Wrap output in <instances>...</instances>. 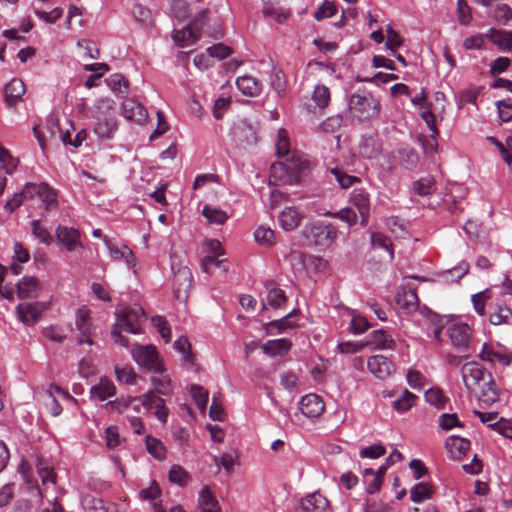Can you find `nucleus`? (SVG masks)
<instances>
[{
  "mask_svg": "<svg viewBox=\"0 0 512 512\" xmlns=\"http://www.w3.org/2000/svg\"><path fill=\"white\" fill-rule=\"evenodd\" d=\"M308 168L309 162L302 154H293L271 165L270 178L276 185L298 184Z\"/></svg>",
  "mask_w": 512,
  "mask_h": 512,
  "instance_id": "nucleus-1",
  "label": "nucleus"
},
{
  "mask_svg": "<svg viewBox=\"0 0 512 512\" xmlns=\"http://www.w3.org/2000/svg\"><path fill=\"white\" fill-rule=\"evenodd\" d=\"M348 106L352 116L361 121L376 118L381 109L380 101L366 90L353 93L349 98Z\"/></svg>",
  "mask_w": 512,
  "mask_h": 512,
  "instance_id": "nucleus-2",
  "label": "nucleus"
},
{
  "mask_svg": "<svg viewBox=\"0 0 512 512\" xmlns=\"http://www.w3.org/2000/svg\"><path fill=\"white\" fill-rule=\"evenodd\" d=\"M302 233L309 244H313L320 250L330 247L337 237L336 227L323 221L307 224Z\"/></svg>",
  "mask_w": 512,
  "mask_h": 512,
  "instance_id": "nucleus-3",
  "label": "nucleus"
},
{
  "mask_svg": "<svg viewBox=\"0 0 512 512\" xmlns=\"http://www.w3.org/2000/svg\"><path fill=\"white\" fill-rule=\"evenodd\" d=\"M208 10H201L195 19L187 26L173 32V39L180 47H187L194 44L200 37V31L207 20Z\"/></svg>",
  "mask_w": 512,
  "mask_h": 512,
  "instance_id": "nucleus-4",
  "label": "nucleus"
},
{
  "mask_svg": "<svg viewBox=\"0 0 512 512\" xmlns=\"http://www.w3.org/2000/svg\"><path fill=\"white\" fill-rule=\"evenodd\" d=\"M131 354L141 368L151 372L162 371V360L155 346L136 344L132 347Z\"/></svg>",
  "mask_w": 512,
  "mask_h": 512,
  "instance_id": "nucleus-5",
  "label": "nucleus"
},
{
  "mask_svg": "<svg viewBox=\"0 0 512 512\" xmlns=\"http://www.w3.org/2000/svg\"><path fill=\"white\" fill-rule=\"evenodd\" d=\"M116 323L114 326L125 330L131 334H140L141 328L139 325L140 318L144 315L140 307H117Z\"/></svg>",
  "mask_w": 512,
  "mask_h": 512,
  "instance_id": "nucleus-6",
  "label": "nucleus"
},
{
  "mask_svg": "<svg viewBox=\"0 0 512 512\" xmlns=\"http://www.w3.org/2000/svg\"><path fill=\"white\" fill-rule=\"evenodd\" d=\"M26 193H28L29 199L39 198L46 211L52 210L58 205L56 191L46 183H27Z\"/></svg>",
  "mask_w": 512,
  "mask_h": 512,
  "instance_id": "nucleus-7",
  "label": "nucleus"
},
{
  "mask_svg": "<svg viewBox=\"0 0 512 512\" xmlns=\"http://www.w3.org/2000/svg\"><path fill=\"white\" fill-rule=\"evenodd\" d=\"M446 334L451 344L457 350H465L469 346L471 339V328L462 322H451L446 325Z\"/></svg>",
  "mask_w": 512,
  "mask_h": 512,
  "instance_id": "nucleus-8",
  "label": "nucleus"
},
{
  "mask_svg": "<svg viewBox=\"0 0 512 512\" xmlns=\"http://www.w3.org/2000/svg\"><path fill=\"white\" fill-rule=\"evenodd\" d=\"M55 237L58 245L69 252L82 248L81 233L74 227L58 225L55 229Z\"/></svg>",
  "mask_w": 512,
  "mask_h": 512,
  "instance_id": "nucleus-9",
  "label": "nucleus"
},
{
  "mask_svg": "<svg viewBox=\"0 0 512 512\" xmlns=\"http://www.w3.org/2000/svg\"><path fill=\"white\" fill-rule=\"evenodd\" d=\"M193 276L188 267H180L173 278L174 297L179 301H186L192 287Z\"/></svg>",
  "mask_w": 512,
  "mask_h": 512,
  "instance_id": "nucleus-10",
  "label": "nucleus"
},
{
  "mask_svg": "<svg viewBox=\"0 0 512 512\" xmlns=\"http://www.w3.org/2000/svg\"><path fill=\"white\" fill-rule=\"evenodd\" d=\"M48 309V304L45 302H23L17 305L16 311L19 319L25 325H32L36 323L41 314Z\"/></svg>",
  "mask_w": 512,
  "mask_h": 512,
  "instance_id": "nucleus-11",
  "label": "nucleus"
},
{
  "mask_svg": "<svg viewBox=\"0 0 512 512\" xmlns=\"http://www.w3.org/2000/svg\"><path fill=\"white\" fill-rule=\"evenodd\" d=\"M461 374L465 387L470 390L473 385H478L480 381H485L488 373L480 364L469 362L462 366Z\"/></svg>",
  "mask_w": 512,
  "mask_h": 512,
  "instance_id": "nucleus-12",
  "label": "nucleus"
},
{
  "mask_svg": "<svg viewBox=\"0 0 512 512\" xmlns=\"http://www.w3.org/2000/svg\"><path fill=\"white\" fill-rule=\"evenodd\" d=\"M397 306L406 314L419 308V298L416 290L411 287H402L396 294Z\"/></svg>",
  "mask_w": 512,
  "mask_h": 512,
  "instance_id": "nucleus-13",
  "label": "nucleus"
},
{
  "mask_svg": "<svg viewBox=\"0 0 512 512\" xmlns=\"http://www.w3.org/2000/svg\"><path fill=\"white\" fill-rule=\"evenodd\" d=\"M368 370L379 379H385L394 371V364L383 355L371 356L367 361Z\"/></svg>",
  "mask_w": 512,
  "mask_h": 512,
  "instance_id": "nucleus-14",
  "label": "nucleus"
},
{
  "mask_svg": "<svg viewBox=\"0 0 512 512\" xmlns=\"http://www.w3.org/2000/svg\"><path fill=\"white\" fill-rule=\"evenodd\" d=\"M123 116L138 124L144 123L148 117L146 108L133 98H126L122 102Z\"/></svg>",
  "mask_w": 512,
  "mask_h": 512,
  "instance_id": "nucleus-15",
  "label": "nucleus"
},
{
  "mask_svg": "<svg viewBox=\"0 0 512 512\" xmlns=\"http://www.w3.org/2000/svg\"><path fill=\"white\" fill-rule=\"evenodd\" d=\"M350 203L357 208L361 217V224L366 225L370 213L369 194L362 188H355L351 192Z\"/></svg>",
  "mask_w": 512,
  "mask_h": 512,
  "instance_id": "nucleus-16",
  "label": "nucleus"
},
{
  "mask_svg": "<svg viewBox=\"0 0 512 512\" xmlns=\"http://www.w3.org/2000/svg\"><path fill=\"white\" fill-rule=\"evenodd\" d=\"M324 409L322 398L316 394H307L300 400V410L306 417H318L324 412Z\"/></svg>",
  "mask_w": 512,
  "mask_h": 512,
  "instance_id": "nucleus-17",
  "label": "nucleus"
},
{
  "mask_svg": "<svg viewBox=\"0 0 512 512\" xmlns=\"http://www.w3.org/2000/svg\"><path fill=\"white\" fill-rule=\"evenodd\" d=\"M265 288L267 290V297L266 302L262 303L263 309H266V305L274 309L280 308L287 302L285 292L279 287V285L275 281H266Z\"/></svg>",
  "mask_w": 512,
  "mask_h": 512,
  "instance_id": "nucleus-18",
  "label": "nucleus"
},
{
  "mask_svg": "<svg viewBox=\"0 0 512 512\" xmlns=\"http://www.w3.org/2000/svg\"><path fill=\"white\" fill-rule=\"evenodd\" d=\"M118 129L117 119L113 116H99L94 126V132L100 140H109Z\"/></svg>",
  "mask_w": 512,
  "mask_h": 512,
  "instance_id": "nucleus-19",
  "label": "nucleus"
},
{
  "mask_svg": "<svg viewBox=\"0 0 512 512\" xmlns=\"http://www.w3.org/2000/svg\"><path fill=\"white\" fill-rule=\"evenodd\" d=\"M40 290L39 280L32 276H25L17 283V295L20 299L37 298Z\"/></svg>",
  "mask_w": 512,
  "mask_h": 512,
  "instance_id": "nucleus-20",
  "label": "nucleus"
},
{
  "mask_svg": "<svg viewBox=\"0 0 512 512\" xmlns=\"http://www.w3.org/2000/svg\"><path fill=\"white\" fill-rule=\"evenodd\" d=\"M382 152L381 140L374 135L364 136L359 143V154L366 159H376Z\"/></svg>",
  "mask_w": 512,
  "mask_h": 512,
  "instance_id": "nucleus-21",
  "label": "nucleus"
},
{
  "mask_svg": "<svg viewBox=\"0 0 512 512\" xmlns=\"http://www.w3.org/2000/svg\"><path fill=\"white\" fill-rule=\"evenodd\" d=\"M103 242L107 247L110 257L114 261L124 260L128 265H132L135 261V256L131 249L126 245L121 247L114 244L107 236L103 237Z\"/></svg>",
  "mask_w": 512,
  "mask_h": 512,
  "instance_id": "nucleus-22",
  "label": "nucleus"
},
{
  "mask_svg": "<svg viewBox=\"0 0 512 512\" xmlns=\"http://www.w3.org/2000/svg\"><path fill=\"white\" fill-rule=\"evenodd\" d=\"M365 345L380 350L394 349L395 341L381 329L371 332L365 341Z\"/></svg>",
  "mask_w": 512,
  "mask_h": 512,
  "instance_id": "nucleus-23",
  "label": "nucleus"
},
{
  "mask_svg": "<svg viewBox=\"0 0 512 512\" xmlns=\"http://www.w3.org/2000/svg\"><path fill=\"white\" fill-rule=\"evenodd\" d=\"M26 91L24 82L19 78H13L4 88L5 101L8 106H14Z\"/></svg>",
  "mask_w": 512,
  "mask_h": 512,
  "instance_id": "nucleus-24",
  "label": "nucleus"
},
{
  "mask_svg": "<svg viewBox=\"0 0 512 512\" xmlns=\"http://www.w3.org/2000/svg\"><path fill=\"white\" fill-rule=\"evenodd\" d=\"M292 347L291 341L286 338L269 340L261 346L262 351L269 356H283Z\"/></svg>",
  "mask_w": 512,
  "mask_h": 512,
  "instance_id": "nucleus-25",
  "label": "nucleus"
},
{
  "mask_svg": "<svg viewBox=\"0 0 512 512\" xmlns=\"http://www.w3.org/2000/svg\"><path fill=\"white\" fill-rule=\"evenodd\" d=\"M199 512H221L219 503L208 486H204L199 492Z\"/></svg>",
  "mask_w": 512,
  "mask_h": 512,
  "instance_id": "nucleus-26",
  "label": "nucleus"
},
{
  "mask_svg": "<svg viewBox=\"0 0 512 512\" xmlns=\"http://www.w3.org/2000/svg\"><path fill=\"white\" fill-rule=\"evenodd\" d=\"M328 500L320 493H312L301 500V508L306 512H325Z\"/></svg>",
  "mask_w": 512,
  "mask_h": 512,
  "instance_id": "nucleus-27",
  "label": "nucleus"
},
{
  "mask_svg": "<svg viewBox=\"0 0 512 512\" xmlns=\"http://www.w3.org/2000/svg\"><path fill=\"white\" fill-rule=\"evenodd\" d=\"M302 218V214L296 208L287 207L281 212L279 221L285 231H292L300 225Z\"/></svg>",
  "mask_w": 512,
  "mask_h": 512,
  "instance_id": "nucleus-28",
  "label": "nucleus"
},
{
  "mask_svg": "<svg viewBox=\"0 0 512 512\" xmlns=\"http://www.w3.org/2000/svg\"><path fill=\"white\" fill-rule=\"evenodd\" d=\"M446 448L453 458H460L470 449V441L466 438H462L459 436H449L446 439Z\"/></svg>",
  "mask_w": 512,
  "mask_h": 512,
  "instance_id": "nucleus-29",
  "label": "nucleus"
},
{
  "mask_svg": "<svg viewBox=\"0 0 512 512\" xmlns=\"http://www.w3.org/2000/svg\"><path fill=\"white\" fill-rule=\"evenodd\" d=\"M487 38L503 51L512 50V31L491 28L487 33Z\"/></svg>",
  "mask_w": 512,
  "mask_h": 512,
  "instance_id": "nucleus-30",
  "label": "nucleus"
},
{
  "mask_svg": "<svg viewBox=\"0 0 512 512\" xmlns=\"http://www.w3.org/2000/svg\"><path fill=\"white\" fill-rule=\"evenodd\" d=\"M236 85L243 95L255 97L261 93V83L252 76H241L236 80Z\"/></svg>",
  "mask_w": 512,
  "mask_h": 512,
  "instance_id": "nucleus-31",
  "label": "nucleus"
},
{
  "mask_svg": "<svg viewBox=\"0 0 512 512\" xmlns=\"http://www.w3.org/2000/svg\"><path fill=\"white\" fill-rule=\"evenodd\" d=\"M90 394L92 398L104 401L116 394V387L108 379H100L97 385L91 387Z\"/></svg>",
  "mask_w": 512,
  "mask_h": 512,
  "instance_id": "nucleus-32",
  "label": "nucleus"
},
{
  "mask_svg": "<svg viewBox=\"0 0 512 512\" xmlns=\"http://www.w3.org/2000/svg\"><path fill=\"white\" fill-rule=\"evenodd\" d=\"M488 381L484 383L481 388L480 401L486 405H492L499 398V391L497 385L492 378L491 374H487Z\"/></svg>",
  "mask_w": 512,
  "mask_h": 512,
  "instance_id": "nucleus-33",
  "label": "nucleus"
},
{
  "mask_svg": "<svg viewBox=\"0 0 512 512\" xmlns=\"http://www.w3.org/2000/svg\"><path fill=\"white\" fill-rule=\"evenodd\" d=\"M105 82L118 96H125L128 94L129 82L122 74H112L105 79Z\"/></svg>",
  "mask_w": 512,
  "mask_h": 512,
  "instance_id": "nucleus-34",
  "label": "nucleus"
},
{
  "mask_svg": "<svg viewBox=\"0 0 512 512\" xmlns=\"http://www.w3.org/2000/svg\"><path fill=\"white\" fill-rule=\"evenodd\" d=\"M151 382L158 394L168 395L171 392V381L163 366L161 372H153Z\"/></svg>",
  "mask_w": 512,
  "mask_h": 512,
  "instance_id": "nucleus-35",
  "label": "nucleus"
},
{
  "mask_svg": "<svg viewBox=\"0 0 512 512\" xmlns=\"http://www.w3.org/2000/svg\"><path fill=\"white\" fill-rule=\"evenodd\" d=\"M202 215L207 219L208 223L217 225L224 224L229 218L226 211L209 204L203 207Z\"/></svg>",
  "mask_w": 512,
  "mask_h": 512,
  "instance_id": "nucleus-36",
  "label": "nucleus"
},
{
  "mask_svg": "<svg viewBox=\"0 0 512 512\" xmlns=\"http://www.w3.org/2000/svg\"><path fill=\"white\" fill-rule=\"evenodd\" d=\"M312 100L317 108L325 109L331 101L330 89L323 84L316 85L312 93Z\"/></svg>",
  "mask_w": 512,
  "mask_h": 512,
  "instance_id": "nucleus-37",
  "label": "nucleus"
},
{
  "mask_svg": "<svg viewBox=\"0 0 512 512\" xmlns=\"http://www.w3.org/2000/svg\"><path fill=\"white\" fill-rule=\"evenodd\" d=\"M433 495V487L429 483H418L410 490V499L414 503H420L424 500L431 499Z\"/></svg>",
  "mask_w": 512,
  "mask_h": 512,
  "instance_id": "nucleus-38",
  "label": "nucleus"
},
{
  "mask_svg": "<svg viewBox=\"0 0 512 512\" xmlns=\"http://www.w3.org/2000/svg\"><path fill=\"white\" fill-rule=\"evenodd\" d=\"M329 172L342 189H347L354 185L355 183L361 182V179L359 177L348 175L340 167L331 168Z\"/></svg>",
  "mask_w": 512,
  "mask_h": 512,
  "instance_id": "nucleus-39",
  "label": "nucleus"
},
{
  "mask_svg": "<svg viewBox=\"0 0 512 512\" xmlns=\"http://www.w3.org/2000/svg\"><path fill=\"white\" fill-rule=\"evenodd\" d=\"M512 320V310L506 305H497L489 315L492 325L509 324Z\"/></svg>",
  "mask_w": 512,
  "mask_h": 512,
  "instance_id": "nucleus-40",
  "label": "nucleus"
},
{
  "mask_svg": "<svg viewBox=\"0 0 512 512\" xmlns=\"http://www.w3.org/2000/svg\"><path fill=\"white\" fill-rule=\"evenodd\" d=\"M75 325L81 335L92 336V325L90 322V315L89 311L86 308H80L77 310Z\"/></svg>",
  "mask_w": 512,
  "mask_h": 512,
  "instance_id": "nucleus-41",
  "label": "nucleus"
},
{
  "mask_svg": "<svg viewBox=\"0 0 512 512\" xmlns=\"http://www.w3.org/2000/svg\"><path fill=\"white\" fill-rule=\"evenodd\" d=\"M81 505L87 512H109L102 499L92 494H85L81 497Z\"/></svg>",
  "mask_w": 512,
  "mask_h": 512,
  "instance_id": "nucleus-42",
  "label": "nucleus"
},
{
  "mask_svg": "<svg viewBox=\"0 0 512 512\" xmlns=\"http://www.w3.org/2000/svg\"><path fill=\"white\" fill-rule=\"evenodd\" d=\"M255 241L264 247H272L276 243L275 232L266 226H259L254 232Z\"/></svg>",
  "mask_w": 512,
  "mask_h": 512,
  "instance_id": "nucleus-43",
  "label": "nucleus"
},
{
  "mask_svg": "<svg viewBox=\"0 0 512 512\" xmlns=\"http://www.w3.org/2000/svg\"><path fill=\"white\" fill-rule=\"evenodd\" d=\"M398 155L400 166L407 170L414 169L419 162L418 154L413 148H402L398 151Z\"/></svg>",
  "mask_w": 512,
  "mask_h": 512,
  "instance_id": "nucleus-44",
  "label": "nucleus"
},
{
  "mask_svg": "<svg viewBox=\"0 0 512 512\" xmlns=\"http://www.w3.org/2000/svg\"><path fill=\"white\" fill-rule=\"evenodd\" d=\"M276 152L279 157L285 158L291 157L293 154H299L290 150L288 133L285 129H279L277 133Z\"/></svg>",
  "mask_w": 512,
  "mask_h": 512,
  "instance_id": "nucleus-45",
  "label": "nucleus"
},
{
  "mask_svg": "<svg viewBox=\"0 0 512 512\" xmlns=\"http://www.w3.org/2000/svg\"><path fill=\"white\" fill-rule=\"evenodd\" d=\"M292 317V313H288L286 316L278 320H272L266 324V332L268 334L283 333L287 329L294 328L295 325L289 320Z\"/></svg>",
  "mask_w": 512,
  "mask_h": 512,
  "instance_id": "nucleus-46",
  "label": "nucleus"
},
{
  "mask_svg": "<svg viewBox=\"0 0 512 512\" xmlns=\"http://www.w3.org/2000/svg\"><path fill=\"white\" fill-rule=\"evenodd\" d=\"M31 228L33 236L38 239L40 243L46 246H50L52 244L53 236L40 220H33L31 222Z\"/></svg>",
  "mask_w": 512,
  "mask_h": 512,
  "instance_id": "nucleus-47",
  "label": "nucleus"
},
{
  "mask_svg": "<svg viewBox=\"0 0 512 512\" xmlns=\"http://www.w3.org/2000/svg\"><path fill=\"white\" fill-rule=\"evenodd\" d=\"M145 444H146L147 451L153 457H155L156 459H159V460H162L165 458L166 449H165V446L163 445V443L159 439H157L151 435H147L145 438Z\"/></svg>",
  "mask_w": 512,
  "mask_h": 512,
  "instance_id": "nucleus-48",
  "label": "nucleus"
},
{
  "mask_svg": "<svg viewBox=\"0 0 512 512\" xmlns=\"http://www.w3.org/2000/svg\"><path fill=\"white\" fill-rule=\"evenodd\" d=\"M132 14L137 22L141 25L149 27L153 25L152 12L146 6L137 3L133 6Z\"/></svg>",
  "mask_w": 512,
  "mask_h": 512,
  "instance_id": "nucleus-49",
  "label": "nucleus"
},
{
  "mask_svg": "<svg viewBox=\"0 0 512 512\" xmlns=\"http://www.w3.org/2000/svg\"><path fill=\"white\" fill-rule=\"evenodd\" d=\"M425 400L437 409H444L448 398L444 396L440 388H430L425 392Z\"/></svg>",
  "mask_w": 512,
  "mask_h": 512,
  "instance_id": "nucleus-50",
  "label": "nucleus"
},
{
  "mask_svg": "<svg viewBox=\"0 0 512 512\" xmlns=\"http://www.w3.org/2000/svg\"><path fill=\"white\" fill-rule=\"evenodd\" d=\"M416 399V395L405 389L400 398L394 401L393 407L400 413L406 412L414 406Z\"/></svg>",
  "mask_w": 512,
  "mask_h": 512,
  "instance_id": "nucleus-51",
  "label": "nucleus"
},
{
  "mask_svg": "<svg viewBox=\"0 0 512 512\" xmlns=\"http://www.w3.org/2000/svg\"><path fill=\"white\" fill-rule=\"evenodd\" d=\"M168 478L170 482L174 484L185 486L188 483L190 476L180 465H173L169 470Z\"/></svg>",
  "mask_w": 512,
  "mask_h": 512,
  "instance_id": "nucleus-52",
  "label": "nucleus"
},
{
  "mask_svg": "<svg viewBox=\"0 0 512 512\" xmlns=\"http://www.w3.org/2000/svg\"><path fill=\"white\" fill-rule=\"evenodd\" d=\"M269 79L271 87L275 90L278 96H281L284 93L286 86L284 73L278 68H273Z\"/></svg>",
  "mask_w": 512,
  "mask_h": 512,
  "instance_id": "nucleus-53",
  "label": "nucleus"
},
{
  "mask_svg": "<svg viewBox=\"0 0 512 512\" xmlns=\"http://www.w3.org/2000/svg\"><path fill=\"white\" fill-rule=\"evenodd\" d=\"M191 395L197 407L203 412L208 403V392L200 385H192L190 388Z\"/></svg>",
  "mask_w": 512,
  "mask_h": 512,
  "instance_id": "nucleus-54",
  "label": "nucleus"
},
{
  "mask_svg": "<svg viewBox=\"0 0 512 512\" xmlns=\"http://www.w3.org/2000/svg\"><path fill=\"white\" fill-rule=\"evenodd\" d=\"M115 375L120 383L133 385L136 383L137 375L132 367L125 366L115 368Z\"/></svg>",
  "mask_w": 512,
  "mask_h": 512,
  "instance_id": "nucleus-55",
  "label": "nucleus"
},
{
  "mask_svg": "<svg viewBox=\"0 0 512 512\" xmlns=\"http://www.w3.org/2000/svg\"><path fill=\"white\" fill-rule=\"evenodd\" d=\"M494 20L501 25H505L512 18V9L507 4H498L493 11Z\"/></svg>",
  "mask_w": 512,
  "mask_h": 512,
  "instance_id": "nucleus-56",
  "label": "nucleus"
},
{
  "mask_svg": "<svg viewBox=\"0 0 512 512\" xmlns=\"http://www.w3.org/2000/svg\"><path fill=\"white\" fill-rule=\"evenodd\" d=\"M337 13V7L333 2L325 0L322 5L315 11L314 18L316 21H322L330 18Z\"/></svg>",
  "mask_w": 512,
  "mask_h": 512,
  "instance_id": "nucleus-57",
  "label": "nucleus"
},
{
  "mask_svg": "<svg viewBox=\"0 0 512 512\" xmlns=\"http://www.w3.org/2000/svg\"><path fill=\"white\" fill-rule=\"evenodd\" d=\"M434 180L431 177L422 178L413 183V190L420 196L430 195L434 189Z\"/></svg>",
  "mask_w": 512,
  "mask_h": 512,
  "instance_id": "nucleus-58",
  "label": "nucleus"
},
{
  "mask_svg": "<svg viewBox=\"0 0 512 512\" xmlns=\"http://www.w3.org/2000/svg\"><path fill=\"white\" fill-rule=\"evenodd\" d=\"M437 136L438 135H434V133H432L430 137L418 135V142L422 146V149L426 155H434L437 152Z\"/></svg>",
  "mask_w": 512,
  "mask_h": 512,
  "instance_id": "nucleus-59",
  "label": "nucleus"
},
{
  "mask_svg": "<svg viewBox=\"0 0 512 512\" xmlns=\"http://www.w3.org/2000/svg\"><path fill=\"white\" fill-rule=\"evenodd\" d=\"M439 426L445 430H451L454 427H463V423L459 421L456 413H443L439 417Z\"/></svg>",
  "mask_w": 512,
  "mask_h": 512,
  "instance_id": "nucleus-60",
  "label": "nucleus"
},
{
  "mask_svg": "<svg viewBox=\"0 0 512 512\" xmlns=\"http://www.w3.org/2000/svg\"><path fill=\"white\" fill-rule=\"evenodd\" d=\"M133 401L139 402L145 409L151 410L158 405V401H164L162 398L158 397L154 391H148L146 394L134 397Z\"/></svg>",
  "mask_w": 512,
  "mask_h": 512,
  "instance_id": "nucleus-61",
  "label": "nucleus"
},
{
  "mask_svg": "<svg viewBox=\"0 0 512 512\" xmlns=\"http://www.w3.org/2000/svg\"><path fill=\"white\" fill-rule=\"evenodd\" d=\"M490 298V291L488 289L476 293L472 296L471 301L473 307L478 315L483 316L485 314V302Z\"/></svg>",
  "mask_w": 512,
  "mask_h": 512,
  "instance_id": "nucleus-62",
  "label": "nucleus"
},
{
  "mask_svg": "<svg viewBox=\"0 0 512 512\" xmlns=\"http://www.w3.org/2000/svg\"><path fill=\"white\" fill-rule=\"evenodd\" d=\"M214 267L223 268L224 271L227 270L224 261L218 259L216 255H207L202 259L201 268L203 272L210 273Z\"/></svg>",
  "mask_w": 512,
  "mask_h": 512,
  "instance_id": "nucleus-63",
  "label": "nucleus"
},
{
  "mask_svg": "<svg viewBox=\"0 0 512 512\" xmlns=\"http://www.w3.org/2000/svg\"><path fill=\"white\" fill-rule=\"evenodd\" d=\"M496 106L499 118L503 122H509L512 120V102L510 99L497 101Z\"/></svg>",
  "mask_w": 512,
  "mask_h": 512,
  "instance_id": "nucleus-64",
  "label": "nucleus"
}]
</instances>
